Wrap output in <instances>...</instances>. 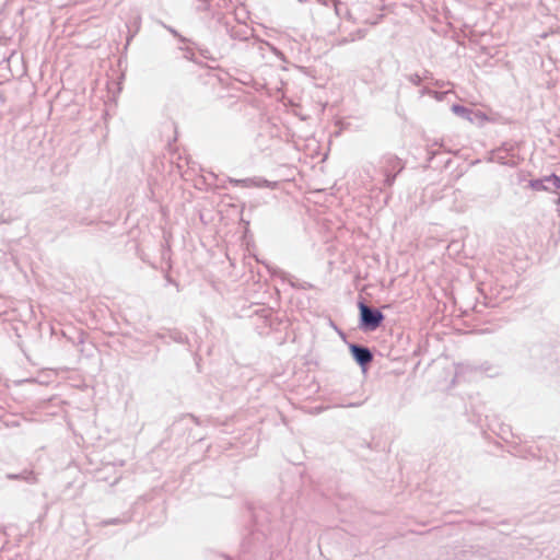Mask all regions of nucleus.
I'll list each match as a JSON object with an SVG mask.
<instances>
[{"instance_id": "1", "label": "nucleus", "mask_w": 560, "mask_h": 560, "mask_svg": "<svg viewBox=\"0 0 560 560\" xmlns=\"http://www.w3.org/2000/svg\"><path fill=\"white\" fill-rule=\"evenodd\" d=\"M360 312L363 325L371 329L377 328L384 319V316L380 311H372L364 304H360Z\"/></svg>"}, {"instance_id": "2", "label": "nucleus", "mask_w": 560, "mask_h": 560, "mask_svg": "<svg viewBox=\"0 0 560 560\" xmlns=\"http://www.w3.org/2000/svg\"><path fill=\"white\" fill-rule=\"evenodd\" d=\"M351 352H352L354 359L357 360V362L361 365H366L372 361V354H371L370 350L366 348L352 346Z\"/></svg>"}, {"instance_id": "3", "label": "nucleus", "mask_w": 560, "mask_h": 560, "mask_svg": "<svg viewBox=\"0 0 560 560\" xmlns=\"http://www.w3.org/2000/svg\"><path fill=\"white\" fill-rule=\"evenodd\" d=\"M231 183L235 185H242L244 187L253 186V182L250 179L231 180Z\"/></svg>"}, {"instance_id": "4", "label": "nucleus", "mask_w": 560, "mask_h": 560, "mask_svg": "<svg viewBox=\"0 0 560 560\" xmlns=\"http://www.w3.org/2000/svg\"><path fill=\"white\" fill-rule=\"evenodd\" d=\"M555 182L557 183L558 186H560V178L559 177L555 176Z\"/></svg>"}]
</instances>
